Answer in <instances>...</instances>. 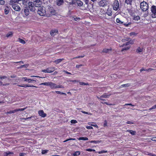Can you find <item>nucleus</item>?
<instances>
[{"label": "nucleus", "mask_w": 156, "mask_h": 156, "mask_svg": "<svg viewBox=\"0 0 156 156\" xmlns=\"http://www.w3.org/2000/svg\"><path fill=\"white\" fill-rule=\"evenodd\" d=\"M71 123L72 124L76 123L77 122V121L76 120L73 119L71 121Z\"/></svg>", "instance_id": "48"}, {"label": "nucleus", "mask_w": 156, "mask_h": 156, "mask_svg": "<svg viewBox=\"0 0 156 156\" xmlns=\"http://www.w3.org/2000/svg\"><path fill=\"white\" fill-rule=\"evenodd\" d=\"M74 20L75 21H78L80 20V18L79 17H76L74 18Z\"/></svg>", "instance_id": "62"}, {"label": "nucleus", "mask_w": 156, "mask_h": 156, "mask_svg": "<svg viewBox=\"0 0 156 156\" xmlns=\"http://www.w3.org/2000/svg\"><path fill=\"white\" fill-rule=\"evenodd\" d=\"M126 123L128 124H133L134 122L133 121H128L126 122Z\"/></svg>", "instance_id": "54"}, {"label": "nucleus", "mask_w": 156, "mask_h": 156, "mask_svg": "<svg viewBox=\"0 0 156 156\" xmlns=\"http://www.w3.org/2000/svg\"><path fill=\"white\" fill-rule=\"evenodd\" d=\"M129 38H126V39H123L122 40V42H124L126 41H128L129 40Z\"/></svg>", "instance_id": "49"}, {"label": "nucleus", "mask_w": 156, "mask_h": 156, "mask_svg": "<svg viewBox=\"0 0 156 156\" xmlns=\"http://www.w3.org/2000/svg\"><path fill=\"white\" fill-rule=\"evenodd\" d=\"M46 12L45 8L44 7L41 6L38 8L37 13L40 16H42L46 15Z\"/></svg>", "instance_id": "3"}, {"label": "nucleus", "mask_w": 156, "mask_h": 156, "mask_svg": "<svg viewBox=\"0 0 156 156\" xmlns=\"http://www.w3.org/2000/svg\"><path fill=\"white\" fill-rule=\"evenodd\" d=\"M58 33V31L57 30H52L50 32V34L51 36H54Z\"/></svg>", "instance_id": "14"}, {"label": "nucleus", "mask_w": 156, "mask_h": 156, "mask_svg": "<svg viewBox=\"0 0 156 156\" xmlns=\"http://www.w3.org/2000/svg\"><path fill=\"white\" fill-rule=\"evenodd\" d=\"M127 47H126L124 48H122L121 50V51H124L125 50L126 51V50H128L129 49V48L130 47V46H128V45H127Z\"/></svg>", "instance_id": "24"}, {"label": "nucleus", "mask_w": 156, "mask_h": 156, "mask_svg": "<svg viewBox=\"0 0 156 156\" xmlns=\"http://www.w3.org/2000/svg\"><path fill=\"white\" fill-rule=\"evenodd\" d=\"M76 140V139L75 138H70L68 139H67L66 140L64 141V142H66L67 141H68V140Z\"/></svg>", "instance_id": "55"}, {"label": "nucleus", "mask_w": 156, "mask_h": 156, "mask_svg": "<svg viewBox=\"0 0 156 156\" xmlns=\"http://www.w3.org/2000/svg\"><path fill=\"white\" fill-rule=\"evenodd\" d=\"M132 0H126L125 2L127 4H131Z\"/></svg>", "instance_id": "36"}, {"label": "nucleus", "mask_w": 156, "mask_h": 156, "mask_svg": "<svg viewBox=\"0 0 156 156\" xmlns=\"http://www.w3.org/2000/svg\"><path fill=\"white\" fill-rule=\"evenodd\" d=\"M151 11L152 12L151 15L152 18H156V6L155 5H153L151 8Z\"/></svg>", "instance_id": "6"}, {"label": "nucleus", "mask_w": 156, "mask_h": 156, "mask_svg": "<svg viewBox=\"0 0 156 156\" xmlns=\"http://www.w3.org/2000/svg\"><path fill=\"white\" fill-rule=\"evenodd\" d=\"M112 50L111 48L109 49H103V51L105 53H109Z\"/></svg>", "instance_id": "23"}, {"label": "nucleus", "mask_w": 156, "mask_h": 156, "mask_svg": "<svg viewBox=\"0 0 156 156\" xmlns=\"http://www.w3.org/2000/svg\"><path fill=\"white\" fill-rule=\"evenodd\" d=\"M4 12L5 14L7 15L9 12V8L8 7H6L4 9Z\"/></svg>", "instance_id": "25"}, {"label": "nucleus", "mask_w": 156, "mask_h": 156, "mask_svg": "<svg viewBox=\"0 0 156 156\" xmlns=\"http://www.w3.org/2000/svg\"><path fill=\"white\" fill-rule=\"evenodd\" d=\"M56 2L57 5L60 6L63 3L64 1L63 0H56Z\"/></svg>", "instance_id": "18"}, {"label": "nucleus", "mask_w": 156, "mask_h": 156, "mask_svg": "<svg viewBox=\"0 0 156 156\" xmlns=\"http://www.w3.org/2000/svg\"><path fill=\"white\" fill-rule=\"evenodd\" d=\"M142 51V49L140 47L138 48L136 50V51L138 53L141 52Z\"/></svg>", "instance_id": "44"}, {"label": "nucleus", "mask_w": 156, "mask_h": 156, "mask_svg": "<svg viewBox=\"0 0 156 156\" xmlns=\"http://www.w3.org/2000/svg\"><path fill=\"white\" fill-rule=\"evenodd\" d=\"M13 153L10 152L9 151H7L6 152H5L4 153V155L5 156H8L10 154H13Z\"/></svg>", "instance_id": "26"}, {"label": "nucleus", "mask_w": 156, "mask_h": 156, "mask_svg": "<svg viewBox=\"0 0 156 156\" xmlns=\"http://www.w3.org/2000/svg\"><path fill=\"white\" fill-rule=\"evenodd\" d=\"M100 142V141L99 140H92L90 141V143H94L95 144H98Z\"/></svg>", "instance_id": "38"}, {"label": "nucleus", "mask_w": 156, "mask_h": 156, "mask_svg": "<svg viewBox=\"0 0 156 156\" xmlns=\"http://www.w3.org/2000/svg\"><path fill=\"white\" fill-rule=\"evenodd\" d=\"M28 66V64H25L23 65H22L20 67V68H22L23 67L27 68Z\"/></svg>", "instance_id": "46"}, {"label": "nucleus", "mask_w": 156, "mask_h": 156, "mask_svg": "<svg viewBox=\"0 0 156 156\" xmlns=\"http://www.w3.org/2000/svg\"><path fill=\"white\" fill-rule=\"evenodd\" d=\"M55 92L58 94H64V95H66V93H63V92H62L59 91H55Z\"/></svg>", "instance_id": "41"}, {"label": "nucleus", "mask_w": 156, "mask_h": 156, "mask_svg": "<svg viewBox=\"0 0 156 156\" xmlns=\"http://www.w3.org/2000/svg\"><path fill=\"white\" fill-rule=\"evenodd\" d=\"M88 124L89 125H90V126L95 127L97 128H98V125L96 124L95 123L93 122H89L88 123Z\"/></svg>", "instance_id": "19"}, {"label": "nucleus", "mask_w": 156, "mask_h": 156, "mask_svg": "<svg viewBox=\"0 0 156 156\" xmlns=\"http://www.w3.org/2000/svg\"><path fill=\"white\" fill-rule=\"evenodd\" d=\"M86 151H94V150H93L91 149H87L86 150Z\"/></svg>", "instance_id": "61"}, {"label": "nucleus", "mask_w": 156, "mask_h": 156, "mask_svg": "<svg viewBox=\"0 0 156 156\" xmlns=\"http://www.w3.org/2000/svg\"><path fill=\"white\" fill-rule=\"evenodd\" d=\"M24 12L26 16H27L29 14V10L27 7H25L24 9Z\"/></svg>", "instance_id": "16"}, {"label": "nucleus", "mask_w": 156, "mask_h": 156, "mask_svg": "<svg viewBox=\"0 0 156 156\" xmlns=\"http://www.w3.org/2000/svg\"><path fill=\"white\" fill-rule=\"evenodd\" d=\"M140 7L143 11H146L148 9V4L145 2H142L140 4Z\"/></svg>", "instance_id": "4"}, {"label": "nucleus", "mask_w": 156, "mask_h": 156, "mask_svg": "<svg viewBox=\"0 0 156 156\" xmlns=\"http://www.w3.org/2000/svg\"><path fill=\"white\" fill-rule=\"evenodd\" d=\"M85 2L86 5H88L89 3V0H85Z\"/></svg>", "instance_id": "63"}, {"label": "nucleus", "mask_w": 156, "mask_h": 156, "mask_svg": "<svg viewBox=\"0 0 156 156\" xmlns=\"http://www.w3.org/2000/svg\"><path fill=\"white\" fill-rule=\"evenodd\" d=\"M107 126V122L106 120H105L104 121V123L103 124V126L104 127H106Z\"/></svg>", "instance_id": "52"}, {"label": "nucleus", "mask_w": 156, "mask_h": 156, "mask_svg": "<svg viewBox=\"0 0 156 156\" xmlns=\"http://www.w3.org/2000/svg\"><path fill=\"white\" fill-rule=\"evenodd\" d=\"M106 13L108 16H111L112 14V12L111 11H109L108 9L107 10Z\"/></svg>", "instance_id": "43"}, {"label": "nucleus", "mask_w": 156, "mask_h": 156, "mask_svg": "<svg viewBox=\"0 0 156 156\" xmlns=\"http://www.w3.org/2000/svg\"><path fill=\"white\" fill-rule=\"evenodd\" d=\"M16 112V109L13 110H12V111H10L9 112H7V113L8 114H12V113H14Z\"/></svg>", "instance_id": "35"}, {"label": "nucleus", "mask_w": 156, "mask_h": 156, "mask_svg": "<svg viewBox=\"0 0 156 156\" xmlns=\"http://www.w3.org/2000/svg\"><path fill=\"white\" fill-rule=\"evenodd\" d=\"M55 70V68L50 67L47 68L45 69L42 70L41 71L45 73H51L53 72Z\"/></svg>", "instance_id": "9"}, {"label": "nucleus", "mask_w": 156, "mask_h": 156, "mask_svg": "<svg viewBox=\"0 0 156 156\" xmlns=\"http://www.w3.org/2000/svg\"><path fill=\"white\" fill-rule=\"evenodd\" d=\"M148 155L151 156H156V154H153L151 153H150L148 154Z\"/></svg>", "instance_id": "59"}, {"label": "nucleus", "mask_w": 156, "mask_h": 156, "mask_svg": "<svg viewBox=\"0 0 156 156\" xmlns=\"http://www.w3.org/2000/svg\"><path fill=\"white\" fill-rule=\"evenodd\" d=\"M72 4L75 5H77L79 6H81L83 5V2L79 0H73Z\"/></svg>", "instance_id": "8"}, {"label": "nucleus", "mask_w": 156, "mask_h": 156, "mask_svg": "<svg viewBox=\"0 0 156 156\" xmlns=\"http://www.w3.org/2000/svg\"><path fill=\"white\" fill-rule=\"evenodd\" d=\"M19 41L20 43L22 44H25L26 43L24 40L20 38H19Z\"/></svg>", "instance_id": "32"}, {"label": "nucleus", "mask_w": 156, "mask_h": 156, "mask_svg": "<svg viewBox=\"0 0 156 156\" xmlns=\"http://www.w3.org/2000/svg\"><path fill=\"white\" fill-rule=\"evenodd\" d=\"M38 114L40 116L44 118L46 116V114L44 113V111L43 110H40L38 111Z\"/></svg>", "instance_id": "12"}, {"label": "nucleus", "mask_w": 156, "mask_h": 156, "mask_svg": "<svg viewBox=\"0 0 156 156\" xmlns=\"http://www.w3.org/2000/svg\"><path fill=\"white\" fill-rule=\"evenodd\" d=\"M109 1L107 0H101L98 2V5L100 7H105L109 6Z\"/></svg>", "instance_id": "5"}, {"label": "nucleus", "mask_w": 156, "mask_h": 156, "mask_svg": "<svg viewBox=\"0 0 156 156\" xmlns=\"http://www.w3.org/2000/svg\"><path fill=\"white\" fill-rule=\"evenodd\" d=\"M116 22L119 24H122L123 23V22L119 18H117L116 19Z\"/></svg>", "instance_id": "28"}, {"label": "nucleus", "mask_w": 156, "mask_h": 156, "mask_svg": "<svg viewBox=\"0 0 156 156\" xmlns=\"http://www.w3.org/2000/svg\"><path fill=\"white\" fill-rule=\"evenodd\" d=\"M130 85V84L129 83H127L126 84H123L122 85H121V87H129Z\"/></svg>", "instance_id": "37"}, {"label": "nucleus", "mask_w": 156, "mask_h": 156, "mask_svg": "<svg viewBox=\"0 0 156 156\" xmlns=\"http://www.w3.org/2000/svg\"><path fill=\"white\" fill-rule=\"evenodd\" d=\"M82 113H84V114H88V115H91V114L90 113H88L87 112H86L85 111H81Z\"/></svg>", "instance_id": "51"}, {"label": "nucleus", "mask_w": 156, "mask_h": 156, "mask_svg": "<svg viewBox=\"0 0 156 156\" xmlns=\"http://www.w3.org/2000/svg\"><path fill=\"white\" fill-rule=\"evenodd\" d=\"M48 150H42L41 153L42 154H45L46 153L48 152Z\"/></svg>", "instance_id": "39"}, {"label": "nucleus", "mask_w": 156, "mask_h": 156, "mask_svg": "<svg viewBox=\"0 0 156 156\" xmlns=\"http://www.w3.org/2000/svg\"><path fill=\"white\" fill-rule=\"evenodd\" d=\"M131 24V23H128L127 24H126V23H124V25H125L126 27H127L130 24Z\"/></svg>", "instance_id": "60"}, {"label": "nucleus", "mask_w": 156, "mask_h": 156, "mask_svg": "<svg viewBox=\"0 0 156 156\" xmlns=\"http://www.w3.org/2000/svg\"><path fill=\"white\" fill-rule=\"evenodd\" d=\"M79 83L80 85H89V84L88 83H85L83 82H80Z\"/></svg>", "instance_id": "42"}, {"label": "nucleus", "mask_w": 156, "mask_h": 156, "mask_svg": "<svg viewBox=\"0 0 156 156\" xmlns=\"http://www.w3.org/2000/svg\"><path fill=\"white\" fill-rule=\"evenodd\" d=\"M22 79H24L25 81H27L29 83H32L33 81H36L35 80L27 79V77H23Z\"/></svg>", "instance_id": "17"}, {"label": "nucleus", "mask_w": 156, "mask_h": 156, "mask_svg": "<svg viewBox=\"0 0 156 156\" xmlns=\"http://www.w3.org/2000/svg\"><path fill=\"white\" fill-rule=\"evenodd\" d=\"M64 59L63 58L59 59H56L54 61V62L56 64H58L60 63L61 61H62Z\"/></svg>", "instance_id": "22"}, {"label": "nucleus", "mask_w": 156, "mask_h": 156, "mask_svg": "<svg viewBox=\"0 0 156 156\" xmlns=\"http://www.w3.org/2000/svg\"><path fill=\"white\" fill-rule=\"evenodd\" d=\"M86 128L87 129H93V127H92L91 126H86Z\"/></svg>", "instance_id": "57"}, {"label": "nucleus", "mask_w": 156, "mask_h": 156, "mask_svg": "<svg viewBox=\"0 0 156 156\" xmlns=\"http://www.w3.org/2000/svg\"><path fill=\"white\" fill-rule=\"evenodd\" d=\"M22 0H11L9 2V4L12 6L13 9L16 11H19L20 10V8L18 5V2Z\"/></svg>", "instance_id": "1"}, {"label": "nucleus", "mask_w": 156, "mask_h": 156, "mask_svg": "<svg viewBox=\"0 0 156 156\" xmlns=\"http://www.w3.org/2000/svg\"><path fill=\"white\" fill-rule=\"evenodd\" d=\"M78 140H88V138L87 137H80L79 138Z\"/></svg>", "instance_id": "30"}, {"label": "nucleus", "mask_w": 156, "mask_h": 156, "mask_svg": "<svg viewBox=\"0 0 156 156\" xmlns=\"http://www.w3.org/2000/svg\"><path fill=\"white\" fill-rule=\"evenodd\" d=\"M107 152V151H104V150H102L101 151H99L98 152V153L99 154H102V153H105Z\"/></svg>", "instance_id": "50"}, {"label": "nucleus", "mask_w": 156, "mask_h": 156, "mask_svg": "<svg viewBox=\"0 0 156 156\" xmlns=\"http://www.w3.org/2000/svg\"><path fill=\"white\" fill-rule=\"evenodd\" d=\"M80 152L79 151H76L73 154V155L74 156H78L80 154Z\"/></svg>", "instance_id": "31"}, {"label": "nucleus", "mask_w": 156, "mask_h": 156, "mask_svg": "<svg viewBox=\"0 0 156 156\" xmlns=\"http://www.w3.org/2000/svg\"><path fill=\"white\" fill-rule=\"evenodd\" d=\"M140 19V16H135L133 18V20H138Z\"/></svg>", "instance_id": "34"}, {"label": "nucleus", "mask_w": 156, "mask_h": 156, "mask_svg": "<svg viewBox=\"0 0 156 156\" xmlns=\"http://www.w3.org/2000/svg\"><path fill=\"white\" fill-rule=\"evenodd\" d=\"M32 3L35 7H38L39 8L41 7V5L42 3V2L40 0H36L34 1Z\"/></svg>", "instance_id": "11"}, {"label": "nucleus", "mask_w": 156, "mask_h": 156, "mask_svg": "<svg viewBox=\"0 0 156 156\" xmlns=\"http://www.w3.org/2000/svg\"><path fill=\"white\" fill-rule=\"evenodd\" d=\"M50 82H45L44 83H42L40 84V85H44L45 86H49V85Z\"/></svg>", "instance_id": "33"}, {"label": "nucleus", "mask_w": 156, "mask_h": 156, "mask_svg": "<svg viewBox=\"0 0 156 156\" xmlns=\"http://www.w3.org/2000/svg\"><path fill=\"white\" fill-rule=\"evenodd\" d=\"M113 8L115 11H117L119 9V5L118 1L115 0L112 5Z\"/></svg>", "instance_id": "7"}, {"label": "nucleus", "mask_w": 156, "mask_h": 156, "mask_svg": "<svg viewBox=\"0 0 156 156\" xmlns=\"http://www.w3.org/2000/svg\"><path fill=\"white\" fill-rule=\"evenodd\" d=\"M5 3V2L3 0H0V5H3Z\"/></svg>", "instance_id": "53"}, {"label": "nucleus", "mask_w": 156, "mask_h": 156, "mask_svg": "<svg viewBox=\"0 0 156 156\" xmlns=\"http://www.w3.org/2000/svg\"><path fill=\"white\" fill-rule=\"evenodd\" d=\"M126 131L129 132L131 135H135L136 134V132L135 131H133L132 130L128 129Z\"/></svg>", "instance_id": "21"}, {"label": "nucleus", "mask_w": 156, "mask_h": 156, "mask_svg": "<svg viewBox=\"0 0 156 156\" xmlns=\"http://www.w3.org/2000/svg\"><path fill=\"white\" fill-rule=\"evenodd\" d=\"M28 9L31 12H34L36 10L35 6L33 4L32 2H29L28 3V6L27 7Z\"/></svg>", "instance_id": "10"}, {"label": "nucleus", "mask_w": 156, "mask_h": 156, "mask_svg": "<svg viewBox=\"0 0 156 156\" xmlns=\"http://www.w3.org/2000/svg\"><path fill=\"white\" fill-rule=\"evenodd\" d=\"M49 86L51 89L56 88L57 84L54 83L50 82Z\"/></svg>", "instance_id": "15"}, {"label": "nucleus", "mask_w": 156, "mask_h": 156, "mask_svg": "<svg viewBox=\"0 0 156 156\" xmlns=\"http://www.w3.org/2000/svg\"><path fill=\"white\" fill-rule=\"evenodd\" d=\"M13 34V33L12 32H10L8 33L6 35L7 37H11Z\"/></svg>", "instance_id": "29"}, {"label": "nucleus", "mask_w": 156, "mask_h": 156, "mask_svg": "<svg viewBox=\"0 0 156 156\" xmlns=\"http://www.w3.org/2000/svg\"><path fill=\"white\" fill-rule=\"evenodd\" d=\"M64 88V87L61 85H57L56 88Z\"/></svg>", "instance_id": "47"}, {"label": "nucleus", "mask_w": 156, "mask_h": 156, "mask_svg": "<svg viewBox=\"0 0 156 156\" xmlns=\"http://www.w3.org/2000/svg\"><path fill=\"white\" fill-rule=\"evenodd\" d=\"M152 140L153 141H156V137H153Z\"/></svg>", "instance_id": "64"}, {"label": "nucleus", "mask_w": 156, "mask_h": 156, "mask_svg": "<svg viewBox=\"0 0 156 156\" xmlns=\"http://www.w3.org/2000/svg\"><path fill=\"white\" fill-rule=\"evenodd\" d=\"M156 108V105L153 106L151 108L149 109V110H151Z\"/></svg>", "instance_id": "56"}, {"label": "nucleus", "mask_w": 156, "mask_h": 156, "mask_svg": "<svg viewBox=\"0 0 156 156\" xmlns=\"http://www.w3.org/2000/svg\"><path fill=\"white\" fill-rule=\"evenodd\" d=\"M137 33H136L134 32H131L129 33V35L131 36H136L137 34Z\"/></svg>", "instance_id": "45"}, {"label": "nucleus", "mask_w": 156, "mask_h": 156, "mask_svg": "<svg viewBox=\"0 0 156 156\" xmlns=\"http://www.w3.org/2000/svg\"><path fill=\"white\" fill-rule=\"evenodd\" d=\"M29 0H23V4L25 5H27L28 3V2Z\"/></svg>", "instance_id": "27"}, {"label": "nucleus", "mask_w": 156, "mask_h": 156, "mask_svg": "<svg viewBox=\"0 0 156 156\" xmlns=\"http://www.w3.org/2000/svg\"><path fill=\"white\" fill-rule=\"evenodd\" d=\"M111 95L110 94H108L106 93L102 95L101 96V98H108Z\"/></svg>", "instance_id": "20"}, {"label": "nucleus", "mask_w": 156, "mask_h": 156, "mask_svg": "<svg viewBox=\"0 0 156 156\" xmlns=\"http://www.w3.org/2000/svg\"><path fill=\"white\" fill-rule=\"evenodd\" d=\"M134 41L133 40H130L129 41L126 42L125 44H123L120 47H123L125 46H127L129 45V44H133L134 43Z\"/></svg>", "instance_id": "13"}, {"label": "nucleus", "mask_w": 156, "mask_h": 156, "mask_svg": "<svg viewBox=\"0 0 156 156\" xmlns=\"http://www.w3.org/2000/svg\"><path fill=\"white\" fill-rule=\"evenodd\" d=\"M47 8L48 9L46 12L47 16L50 17L55 14V11L53 7L48 6Z\"/></svg>", "instance_id": "2"}, {"label": "nucleus", "mask_w": 156, "mask_h": 156, "mask_svg": "<svg viewBox=\"0 0 156 156\" xmlns=\"http://www.w3.org/2000/svg\"><path fill=\"white\" fill-rule=\"evenodd\" d=\"M127 105H130V106H135V105H133L131 104H125L124 105V106H127Z\"/></svg>", "instance_id": "58"}, {"label": "nucleus", "mask_w": 156, "mask_h": 156, "mask_svg": "<svg viewBox=\"0 0 156 156\" xmlns=\"http://www.w3.org/2000/svg\"><path fill=\"white\" fill-rule=\"evenodd\" d=\"M26 108H27L26 107V108H23L16 109V112H18V111H23L25 110L26 109Z\"/></svg>", "instance_id": "40"}]
</instances>
